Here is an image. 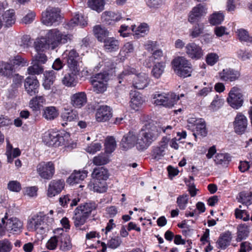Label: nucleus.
Here are the masks:
<instances>
[{"mask_svg": "<svg viewBox=\"0 0 252 252\" xmlns=\"http://www.w3.org/2000/svg\"><path fill=\"white\" fill-rule=\"evenodd\" d=\"M54 221V219L48 215H38L34 216L29 220L28 228L42 234L49 230Z\"/></svg>", "mask_w": 252, "mask_h": 252, "instance_id": "1", "label": "nucleus"}, {"mask_svg": "<svg viewBox=\"0 0 252 252\" xmlns=\"http://www.w3.org/2000/svg\"><path fill=\"white\" fill-rule=\"evenodd\" d=\"M96 208L94 203H85L77 207L74 210L73 220L76 227L85 224L93 210Z\"/></svg>", "mask_w": 252, "mask_h": 252, "instance_id": "2", "label": "nucleus"}, {"mask_svg": "<svg viewBox=\"0 0 252 252\" xmlns=\"http://www.w3.org/2000/svg\"><path fill=\"white\" fill-rule=\"evenodd\" d=\"M46 37L48 39L52 50L60 45L70 42L72 40V35L62 33L57 29L49 30Z\"/></svg>", "mask_w": 252, "mask_h": 252, "instance_id": "3", "label": "nucleus"}, {"mask_svg": "<svg viewBox=\"0 0 252 252\" xmlns=\"http://www.w3.org/2000/svg\"><path fill=\"white\" fill-rule=\"evenodd\" d=\"M124 75L133 74V86L136 89L142 90L147 87L150 82V78L148 75L145 73H137L134 68H130L123 71Z\"/></svg>", "mask_w": 252, "mask_h": 252, "instance_id": "4", "label": "nucleus"}, {"mask_svg": "<svg viewBox=\"0 0 252 252\" xmlns=\"http://www.w3.org/2000/svg\"><path fill=\"white\" fill-rule=\"evenodd\" d=\"M154 104L157 105H162L166 107H171L179 99L176 94H156L153 95Z\"/></svg>", "mask_w": 252, "mask_h": 252, "instance_id": "5", "label": "nucleus"}, {"mask_svg": "<svg viewBox=\"0 0 252 252\" xmlns=\"http://www.w3.org/2000/svg\"><path fill=\"white\" fill-rule=\"evenodd\" d=\"M61 18L60 10L59 8L48 7L42 14V22L46 26H52L58 22Z\"/></svg>", "mask_w": 252, "mask_h": 252, "instance_id": "6", "label": "nucleus"}, {"mask_svg": "<svg viewBox=\"0 0 252 252\" xmlns=\"http://www.w3.org/2000/svg\"><path fill=\"white\" fill-rule=\"evenodd\" d=\"M36 171L41 178L49 180L55 173L54 164L51 161L41 162L37 165Z\"/></svg>", "mask_w": 252, "mask_h": 252, "instance_id": "7", "label": "nucleus"}, {"mask_svg": "<svg viewBox=\"0 0 252 252\" xmlns=\"http://www.w3.org/2000/svg\"><path fill=\"white\" fill-rule=\"evenodd\" d=\"M227 101L234 109H237L241 107L243 103V98L240 89L237 87L232 88L229 93Z\"/></svg>", "mask_w": 252, "mask_h": 252, "instance_id": "8", "label": "nucleus"}, {"mask_svg": "<svg viewBox=\"0 0 252 252\" xmlns=\"http://www.w3.org/2000/svg\"><path fill=\"white\" fill-rule=\"evenodd\" d=\"M207 13V8L205 4L199 3L192 8L188 16V21L193 23Z\"/></svg>", "mask_w": 252, "mask_h": 252, "instance_id": "9", "label": "nucleus"}, {"mask_svg": "<svg viewBox=\"0 0 252 252\" xmlns=\"http://www.w3.org/2000/svg\"><path fill=\"white\" fill-rule=\"evenodd\" d=\"M68 68V71L64 74L62 81L63 84L65 86L69 87H74L77 83V76L80 69L79 68Z\"/></svg>", "mask_w": 252, "mask_h": 252, "instance_id": "10", "label": "nucleus"}, {"mask_svg": "<svg viewBox=\"0 0 252 252\" xmlns=\"http://www.w3.org/2000/svg\"><path fill=\"white\" fill-rule=\"evenodd\" d=\"M141 130L155 140L161 132V127L157 125L153 121L147 122Z\"/></svg>", "mask_w": 252, "mask_h": 252, "instance_id": "11", "label": "nucleus"}, {"mask_svg": "<svg viewBox=\"0 0 252 252\" xmlns=\"http://www.w3.org/2000/svg\"><path fill=\"white\" fill-rule=\"evenodd\" d=\"M137 142V134L133 131H129L123 136L120 147L123 150L126 151L136 145Z\"/></svg>", "mask_w": 252, "mask_h": 252, "instance_id": "12", "label": "nucleus"}, {"mask_svg": "<svg viewBox=\"0 0 252 252\" xmlns=\"http://www.w3.org/2000/svg\"><path fill=\"white\" fill-rule=\"evenodd\" d=\"M24 87L28 94L31 96L35 95L38 92L39 82L35 76H29L25 80Z\"/></svg>", "mask_w": 252, "mask_h": 252, "instance_id": "13", "label": "nucleus"}, {"mask_svg": "<svg viewBox=\"0 0 252 252\" xmlns=\"http://www.w3.org/2000/svg\"><path fill=\"white\" fill-rule=\"evenodd\" d=\"M233 124L235 132L238 134H242L247 129L248 120L246 116L241 113H239L235 117Z\"/></svg>", "mask_w": 252, "mask_h": 252, "instance_id": "14", "label": "nucleus"}, {"mask_svg": "<svg viewBox=\"0 0 252 252\" xmlns=\"http://www.w3.org/2000/svg\"><path fill=\"white\" fill-rule=\"evenodd\" d=\"M185 49L186 54L192 59H199L203 55L201 48L194 42L187 44Z\"/></svg>", "mask_w": 252, "mask_h": 252, "instance_id": "15", "label": "nucleus"}, {"mask_svg": "<svg viewBox=\"0 0 252 252\" xmlns=\"http://www.w3.org/2000/svg\"><path fill=\"white\" fill-rule=\"evenodd\" d=\"M22 228L23 222L16 218L8 219L5 222V229L10 233H19Z\"/></svg>", "mask_w": 252, "mask_h": 252, "instance_id": "16", "label": "nucleus"}, {"mask_svg": "<svg viewBox=\"0 0 252 252\" xmlns=\"http://www.w3.org/2000/svg\"><path fill=\"white\" fill-rule=\"evenodd\" d=\"M44 141L49 146L58 147L63 144L64 139L58 133L53 132L44 136Z\"/></svg>", "mask_w": 252, "mask_h": 252, "instance_id": "17", "label": "nucleus"}, {"mask_svg": "<svg viewBox=\"0 0 252 252\" xmlns=\"http://www.w3.org/2000/svg\"><path fill=\"white\" fill-rule=\"evenodd\" d=\"M240 76V73L230 68L224 69L219 73L220 79L224 81L232 82L237 80Z\"/></svg>", "mask_w": 252, "mask_h": 252, "instance_id": "18", "label": "nucleus"}, {"mask_svg": "<svg viewBox=\"0 0 252 252\" xmlns=\"http://www.w3.org/2000/svg\"><path fill=\"white\" fill-rule=\"evenodd\" d=\"M188 122L189 123L193 124L195 126L196 132L193 133V135L195 137L197 135H200L202 136H206L207 131L205 123L203 120H195L194 118H191Z\"/></svg>", "mask_w": 252, "mask_h": 252, "instance_id": "19", "label": "nucleus"}, {"mask_svg": "<svg viewBox=\"0 0 252 252\" xmlns=\"http://www.w3.org/2000/svg\"><path fill=\"white\" fill-rule=\"evenodd\" d=\"M64 182L62 180H53L50 183L48 189V196H54L63 189Z\"/></svg>", "mask_w": 252, "mask_h": 252, "instance_id": "20", "label": "nucleus"}, {"mask_svg": "<svg viewBox=\"0 0 252 252\" xmlns=\"http://www.w3.org/2000/svg\"><path fill=\"white\" fill-rule=\"evenodd\" d=\"M137 142H136V146L140 150H143L147 149L154 141L142 130L139 133V135H137Z\"/></svg>", "mask_w": 252, "mask_h": 252, "instance_id": "21", "label": "nucleus"}, {"mask_svg": "<svg viewBox=\"0 0 252 252\" xmlns=\"http://www.w3.org/2000/svg\"><path fill=\"white\" fill-rule=\"evenodd\" d=\"M87 101V95L84 92H79L71 96V104L75 108H81Z\"/></svg>", "mask_w": 252, "mask_h": 252, "instance_id": "22", "label": "nucleus"}, {"mask_svg": "<svg viewBox=\"0 0 252 252\" xmlns=\"http://www.w3.org/2000/svg\"><path fill=\"white\" fill-rule=\"evenodd\" d=\"M95 117L98 122H103L108 120L112 117L110 108L107 106H100L97 110Z\"/></svg>", "mask_w": 252, "mask_h": 252, "instance_id": "23", "label": "nucleus"}, {"mask_svg": "<svg viewBox=\"0 0 252 252\" xmlns=\"http://www.w3.org/2000/svg\"><path fill=\"white\" fill-rule=\"evenodd\" d=\"M108 170L103 167L95 168L92 173L93 180L105 181L108 178Z\"/></svg>", "mask_w": 252, "mask_h": 252, "instance_id": "24", "label": "nucleus"}, {"mask_svg": "<svg viewBox=\"0 0 252 252\" xmlns=\"http://www.w3.org/2000/svg\"><path fill=\"white\" fill-rule=\"evenodd\" d=\"M88 172L86 170H75L67 179V182L69 184L79 183L84 180L87 176Z\"/></svg>", "mask_w": 252, "mask_h": 252, "instance_id": "25", "label": "nucleus"}, {"mask_svg": "<svg viewBox=\"0 0 252 252\" xmlns=\"http://www.w3.org/2000/svg\"><path fill=\"white\" fill-rule=\"evenodd\" d=\"M14 72V69L12 64L7 62H0V75L11 78Z\"/></svg>", "mask_w": 252, "mask_h": 252, "instance_id": "26", "label": "nucleus"}, {"mask_svg": "<svg viewBox=\"0 0 252 252\" xmlns=\"http://www.w3.org/2000/svg\"><path fill=\"white\" fill-rule=\"evenodd\" d=\"M64 54L67 56V64L68 68H79L78 62L76 60L78 54L75 50H71L68 53L66 51Z\"/></svg>", "mask_w": 252, "mask_h": 252, "instance_id": "27", "label": "nucleus"}, {"mask_svg": "<svg viewBox=\"0 0 252 252\" xmlns=\"http://www.w3.org/2000/svg\"><path fill=\"white\" fill-rule=\"evenodd\" d=\"M90 189L94 191L102 193L107 190L106 183L101 180H93L88 184Z\"/></svg>", "mask_w": 252, "mask_h": 252, "instance_id": "28", "label": "nucleus"}, {"mask_svg": "<svg viewBox=\"0 0 252 252\" xmlns=\"http://www.w3.org/2000/svg\"><path fill=\"white\" fill-rule=\"evenodd\" d=\"M104 47L107 52H112L118 50L119 48L118 40L113 37H108L103 39Z\"/></svg>", "mask_w": 252, "mask_h": 252, "instance_id": "29", "label": "nucleus"}, {"mask_svg": "<svg viewBox=\"0 0 252 252\" xmlns=\"http://www.w3.org/2000/svg\"><path fill=\"white\" fill-rule=\"evenodd\" d=\"M44 75L45 78L42 85L45 89L50 90L55 80V72L54 70L45 71Z\"/></svg>", "mask_w": 252, "mask_h": 252, "instance_id": "30", "label": "nucleus"}, {"mask_svg": "<svg viewBox=\"0 0 252 252\" xmlns=\"http://www.w3.org/2000/svg\"><path fill=\"white\" fill-rule=\"evenodd\" d=\"M173 68L174 72L182 67L190 65L191 63L184 57H178L175 58L172 62Z\"/></svg>", "mask_w": 252, "mask_h": 252, "instance_id": "31", "label": "nucleus"}, {"mask_svg": "<svg viewBox=\"0 0 252 252\" xmlns=\"http://www.w3.org/2000/svg\"><path fill=\"white\" fill-rule=\"evenodd\" d=\"M3 21L6 27L12 26L15 24L16 16L13 9H9L4 12L2 15Z\"/></svg>", "mask_w": 252, "mask_h": 252, "instance_id": "32", "label": "nucleus"}, {"mask_svg": "<svg viewBox=\"0 0 252 252\" xmlns=\"http://www.w3.org/2000/svg\"><path fill=\"white\" fill-rule=\"evenodd\" d=\"M59 241L61 242V249L64 251H68L72 247L70 236L65 233H61L58 235Z\"/></svg>", "mask_w": 252, "mask_h": 252, "instance_id": "33", "label": "nucleus"}, {"mask_svg": "<svg viewBox=\"0 0 252 252\" xmlns=\"http://www.w3.org/2000/svg\"><path fill=\"white\" fill-rule=\"evenodd\" d=\"M93 32L96 38L99 41H102L105 37L109 34L108 31L101 25H96L93 28Z\"/></svg>", "mask_w": 252, "mask_h": 252, "instance_id": "34", "label": "nucleus"}, {"mask_svg": "<svg viewBox=\"0 0 252 252\" xmlns=\"http://www.w3.org/2000/svg\"><path fill=\"white\" fill-rule=\"evenodd\" d=\"M144 100L141 95L137 92H135L132 95L130 102L131 108L135 110H138L142 105Z\"/></svg>", "mask_w": 252, "mask_h": 252, "instance_id": "35", "label": "nucleus"}, {"mask_svg": "<svg viewBox=\"0 0 252 252\" xmlns=\"http://www.w3.org/2000/svg\"><path fill=\"white\" fill-rule=\"evenodd\" d=\"M13 83L11 85V87L14 90L9 91L8 94V97L9 98H12L16 95L17 93V89L21 85L22 81L23 79L22 76L18 74H15L14 76L13 75Z\"/></svg>", "mask_w": 252, "mask_h": 252, "instance_id": "36", "label": "nucleus"}, {"mask_svg": "<svg viewBox=\"0 0 252 252\" xmlns=\"http://www.w3.org/2000/svg\"><path fill=\"white\" fill-rule=\"evenodd\" d=\"M45 102V99L43 96H35L30 101L29 107L33 111L39 110Z\"/></svg>", "mask_w": 252, "mask_h": 252, "instance_id": "37", "label": "nucleus"}, {"mask_svg": "<svg viewBox=\"0 0 252 252\" xmlns=\"http://www.w3.org/2000/svg\"><path fill=\"white\" fill-rule=\"evenodd\" d=\"M34 47L37 52L43 51L51 47V45L46 37H43L36 40L34 42Z\"/></svg>", "mask_w": 252, "mask_h": 252, "instance_id": "38", "label": "nucleus"}, {"mask_svg": "<svg viewBox=\"0 0 252 252\" xmlns=\"http://www.w3.org/2000/svg\"><path fill=\"white\" fill-rule=\"evenodd\" d=\"M231 239V233L229 231L225 232L220 237L217 241L219 247L221 249H225L229 245Z\"/></svg>", "mask_w": 252, "mask_h": 252, "instance_id": "39", "label": "nucleus"}, {"mask_svg": "<svg viewBox=\"0 0 252 252\" xmlns=\"http://www.w3.org/2000/svg\"><path fill=\"white\" fill-rule=\"evenodd\" d=\"M102 18L104 21L109 24L113 22H115L120 20L121 17L120 15L111 11H105L102 15Z\"/></svg>", "mask_w": 252, "mask_h": 252, "instance_id": "40", "label": "nucleus"}, {"mask_svg": "<svg viewBox=\"0 0 252 252\" xmlns=\"http://www.w3.org/2000/svg\"><path fill=\"white\" fill-rule=\"evenodd\" d=\"M165 67V64L163 62L156 63L152 70V75L156 79L159 78L164 72Z\"/></svg>", "mask_w": 252, "mask_h": 252, "instance_id": "41", "label": "nucleus"}, {"mask_svg": "<svg viewBox=\"0 0 252 252\" xmlns=\"http://www.w3.org/2000/svg\"><path fill=\"white\" fill-rule=\"evenodd\" d=\"M21 154V151L18 148L13 149L12 146L10 144H8L6 151V155L7 157V161L11 163L13 159L18 156Z\"/></svg>", "mask_w": 252, "mask_h": 252, "instance_id": "42", "label": "nucleus"}, {"mask_svg": "<svg viewBox=\"0 0 252 252\" xmlns=\"http://www.w3.org/2000/svg\"><path fill=\"white\" fill-rule=\"evenodd\" d=\"M109 161V157L105 152L98 155L93 159V164L96 166L105 165L107 164Z\"/></svg>", "mask_w": 252, "mask_h": 252, "instance_id": "43", "label": "nucleus"}, {"mask_svg": "<svg viewBox=\"0 0 252 252\" xmlns=\"http://www.w3.org/2000/svg\"><path fill=\"white\" fill-rule=\"evenodd\" d=\"M58 112L53 106L47 107L44 110L43 117L47 120H52L58 117Z\"/></svg>", "mask_w": 252, "mask_h": 252, "instance_id": "44", "label": "nucleus"}, {"mask_svg": "<svg viewBox=\"0 0 252 252\" xmlns=\"http://www.w3.org/2000/svg\"><path fill=\"white\" fill-rule=\"evenodd\" d=\"M105 152L107 154L112 153L117 146L116 141L113 136L107 137L105 142Z\"/></svg>", "mask_w": 252, "mask_h": 252, "instance_id": "45", "label": "nucleus"}, {"mask_svg": "<svg viewBox=\"0 0 252 252\" xmlns=\"http://www.w3.org/2000/svg\"><path fill=\"white\" fill-rule=\"evenodd\" d=\"M88 3L90 8L98 12L103 10L105 4L104 0H89Z\"/></svg>", "mask_w": 252, "mask_h": 252, "instance_id": "46", "label": "nucleus"}, {"mask_svg": "<svg viewBox=\"0 0 252 252\" xmlns=\"http://www.w3.org/2000/svg\"><path fill=\"white\" fill-rule=\"evenodd\" d=\"M133 51L134 47L131 43L129 42L126 43L120 52L119 55L121 57V59L125 60V59L127 58V57L129 56V54L132 53Z\"/></svg>", "mask_w": 252, "mask_h": 252, "instance_id": "47", "label": "nucleus"}, {"mask_svg": "<svg viewBox=\"0 0 252 252\" xmlns=\"http://www.w3.org/2000/svg\"><path fill=\"white\" fill-rule=\"evenodd\" d=\"M249 231L248 226L246 224H240L238 227V235L236 241L240 242L245 239L249 235Z\"/></svg>", "mask_w": 252, "mask_h": 252, "instance_id": "48", "label": "nucleus"}, {"mask_svg": "<svg viewBox=\"0 0 252 252\" xmlns=\"http://www.w3.org/2000/svg\"><path fill=\"white\" fill-rule=\"evenodd\" d=\"M223 20L224 15L220 12L214 13L209 18V22L212 25L220 24Z\"/></svg>", "mask_w": 252, "mask_h": 252, "instance_id": "49", "label": "nucleus"}, {"mask_svg": "<svg viewBox=\"0 0 252 252\" xmlns=\"http://www.w3.org/2000/svg\"><path fill=\"white\" fill-rule=\"evenodd\" d=\"M32 65L28 68V73L32 75H38L42 73L43 68L39 64L32 62Z\"/></svg>", "mask_w": 252, "mask_h": 252, "instance_id": "50", "label": "nucleus"}, {"mask_svg": "<svg viewBox=\"0 0 252 252\" xmlns=\"http://www.w3.org/2000/svg\"><path fill=\"white\" fill-rule=\"evenodd\" d=\"M204 28L203 24L196 23L191 30L189 35L192 38L198 37L201 34L203 33Z\"/></svg>", "mask_w": 252, "mask_h": 252, "instance_id": "51", "label": "nucleus"}, {"mask_svg": "<svg viewBox=\"0 0 252 252\" xmlns=\"http://www.w3.org/2000/svg\"><path fill=\"white\" fill-rule=\"evenodd\" d=\"M236 32L240 41L252 43V37L249 35L246 30L240 29L238 30Z\"/></svg>", "mask_w": 252, "mask_h": 252, "instance_id": "52", "label": "nucleus"}, {"mask_svg": "<svg viewBox=\"0 0 252 252\" xmlns=\"http://www.w3.org/2000/svg\"><path fill=\"white\" fill-rule=\"evenodd\" d=\"M193 70L192 65H188L185 67L177 70L175 71V73L181 77H187L191 76L192 71Z\"/></svg>", "mask_w": 252, "mask_h": 252, "instance_id": "53", "label": "nucleus"}, {"mask_svg": "<svg viewBox=\"0 0 252 252\" xmlns=\"http://www.w3.org/2000/svg\"><path fill=\"white\" fill-rule=\"evenodd\" d=\"M62 118L64 121L71 122L77 119L78 114L76 111L73 110L65 112L62 114Z\"/></svg>", "mask_w": 252, "mask_h": 252, "instance_id": "54", "label": "nucleus"}, {"mask_svg": "<svg viewBox=\"0 0 252 252\" xmlns=\"http://www.w3.org/2000/svg\"><path fill=\"white\" fill-rule=\"evenodd\" d=\"M229 158V157L226 154H218L216 156L214 161L218 164L227 165Z\"/></svg>", "mask_w": 252, "mask_h": 252, "instance_id": "55", "label": "nucleus"}, {"mask_svg": "<svg viewBox=\"0 0 252 252\" xmlns=\"http://www.w3.org/2000/svg\"><path fill=\"white\" fill-rule=\"evenodd\" d=\"M189 196L187 194L179 195L177 199V204L179 208L181 210L185 209L188 203Z\"/></svg>", "mask_w": 252, "mask_h": 252, "instance_id": "56", "label": "nucleus"}, {"mask_svg": "<svg viewBox=\"0 0 252 252\" xmlns=\"http://www.w3.org/2000/svg\"><path fill=\"white\" fill-rule=\"evenodd\" d=\"M11 64L13 67L15 65L25 66L28 65V62L21 56H17L11 60Z\"/></svg>", "mask_w": 252, "mask_h": 252, "instance_id": "57", "label": "nucleus"}, {"mask_svg": "<svg viewBox=\"0 0 252 252\" xmlns=\"http://www.w3.org/2000/svg\"><path fill=\"white\" fill-rule=\"evenodd\" d=\"M47 60V57L45 54L37 52V54L32 57V62L36 63L38 64H44Z\"/></svg>", "mask_w": 252, "mask_h": 252, "instance_id": "58", "label": "nucleus"}, {"mask_svg": "<svg viewBox=\"0 0 252 252\" xmlns=\"http://www.w3.org/2000/svg\"><path fill=\"white\" fill-rule=\"evenodd\" d=\"M93 86L94 91L96 93H102L106 90V83H100L94 82L92 83Z\"/></svg>", "mask_w": 252, "mask_h": 252, "instance_id": "59", "label": "nucleus"}, {"mask_svg": "<svg viewBox=\"0 0 252 252\" xmlns=\"http://www.w3.org/2000/svg\"><path fill=\"white\" fill-rule=\"evenodd\" d=\"M102 146L99 143H92L86 148V151L90 154H94L97 152L100 151Z\"/></svg>", "mask_w": 252, "mask_h": 252, "instance_id": "60", "label": "nucleus"}, {"mask_svg": "<svg viewBox=\"0 0 252 252\" xmlns=\"http://www.w3.org/2000/svg\"><path fill=\"white\" fill-rule=\"evenodd\" d=\"M12 248V245L7 239L0 241V252H9Z\"/></svg>", "mask_w": 252, "mask_h": 252, "instance_id": "61", "label": "nucleus"}, {"mask_svg": "<svg viewBox=\"0 0 252 252\" xmlns=\"http://www.w3.org/2000/svg\"><path fill=\"white\" fill-rule=\"evenodd\" d=\"M108 80V75L106 73H99L92 78L91 83L94 82L106 83Z\"/></svg>", "mask_w": 252, "mask_h": 252, "instance_id": "62", "label": "nucleus"}, {"mask_svg": "<svg viewBox=\"0 0 252 252\" xmlns=\"http://www.w3.org/2000/svg\"><path fill=\"white\" fill-rule=\"evenodd\" d=\"M59 241L58 236H55L51 237L46 244L48 249L50 250H54L57 246V243Z\"/></svg>", "mask_w": 252, "mask_h": 252, "instance_id": "63", "label": "nucleus"}, {"mask_svg": "<svg viewBox=\"0 0 252 252\" xmlns=\"http://www.w3.org/2000/svg\"><path fill=\"white\" fill-rule=\"evenodd\" d=\"M122 243L121 239L117 237L114 238H111L108 242L107 245L108 247L112 249H116L119 247Z\"/></svg>", "mask_w": 252, "mask_h": 252, "instance_id": "64", "label": "nucleus"}]
</instances>
